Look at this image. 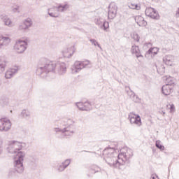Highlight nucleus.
<instances>
[{
  "instance_id": "1",
  "label": "nucleus",
  "mask_w": 179,
  "mask_h": 179,
  "mask_svg": "<svg viewBox=\"0 0 179 179\" xmlns=\"http://www.w3.org/2000/svg\"><path fill=\"white\" fill-rule=\"evenodd\" d=\"M26 148V143H20L16 141H11L9 142L8 147V152L11 155L17 153V159L15 161L14 169L9 171V176H13L16 173L17 174H23L24 171V166H23V160H24V156L26 152L20 151Z\"/></svg>"
},
{
  "instance_id": "2",
  "label": "nucleus",
  "mask_w": 179,
  "mask_h": 179,
  "mask_svg": "<svg viewBox=\"0 0 179 179\" xmlns=\"http://www.w3.org/2000/svg\"><path fill=\"white\" fill-rule=\"evenodd\" d=\"M36 69V75L41 78H47L50 72H54L55 68L59 66L58 73L59 75H64L66 72V64L64 62L55 63L51 62L45 58L41 59Z\"/></svg>"
},
{
  "instance_id": "3",
  "label": "nucleus",
  "mask_w": 179,
  "mask_h": 179,
  "mask_svg": "<svg viewBox=\"0 0 179 179\" xmlns=\"http://www.w3.org/2000/svg\"><path fill=\"white\" fill-rule=\"evenodd\" d=\"M113 157L117 156V159H116L115 163L113 164V167L118 169L119 170H125V164L129 163V159L134 156L132 150L128 148V147H124L120 149L118 148V143H113Z\"/></svg>"
},
{
  "instance_id": "4",
  "label": "nucleus",
  "mask_w": 179,
  "mask_h": 179,
  "mask_svg": "<svg viewBox=\"0 0 179 179\" xmlns=\"http://www.w3.org/2000/svg\"><path fill=\"white\" fill-rule=\"evenodd\" d=\"M63 129L59 127H55L53 129L54 132L58 134H64V136H72L75 134V129H76V126L75 125V121L72 119H66L63 121Z\"/></svg>"
},
{
  "instance_id": "5",
  "label": "nucleus",
  "mask_w": 179,
  "mask_h": 179,
  "mask_svg": "<svg viewBox=\"0 0 179 179\" xmlns=\"http://www.w3.org/2000/svg\"><path fill=\"white\" fill-rule=\"evenodd\" d=\"M90 62L87 60L85 62H79L77 61L74 63L73 66L71 67L72 73H78L80 72L83 68H91Z\"/></svg>"
},
{
  "instance_id": "6",
  "label": "nucleus",
  "mask_w": 179,
  "mask_h": 179,
  "mask_svg": "<svg viewBox=\"0 0 179 179\" xmlns=\"http://www.w3.org/2000/svg\"><path fill=\"white\" fill-rule=\"evenodd\" d=\"M28 44L29 41L27 39L24 41H17L14 45V50H15L18 54H23L24 50H27Z\"/></svg>"
},
{
  "instance_id": "7",
  "label": "nucleus",
  "mask_w": 179,
  "mask_h": 179,
  "mask_svg": "<svg viewBox=\"0 0 179 179\" xmlns=\"http://www.w3.org/2000/svg\"><path fill=\"white\" fill-rule=\"evenodd\" d=\"M128 119L130 121V124H134V125H136L137 127L142 126V120L141 119V116L139 115L131 112L129 114Z\"/></svg>"
},
{
  "instance_id": "8",
  "label": "nucleus",
  "mask_w": 179,
  "mask_h": 179,
  "mask_svg": "<svg viewBox=\"0 0 179 179\" xmlns=\"http://www.w3.org/2000/svg\"><path fill=\"white\" fill-rule=\"evenodd\" d=\"M145 13L148 17H150L151 19H155V20H159V19H160V16L159 15L157 10L152 7L147 8L145 9Z\"/></svg>"
},
{
  "instance_id": "9",
  "label": "nucleus",
  "mask_w": 179,
  "mask_h": 179,
  "mask_svg": "<svg viewBox=\"0 0 179 179\" xmlns=\"http://www.w3.org/2000/svg\"><path fill=\"white\" fill-rule=\"evenodd\" d=\"M10 128H12L10 120L0 119V132H8Z\"/></svg>"
},
{
  "instance_id": "10",
  "label": "nucleus",
  "mask_w": 179,
  "mask_h": 179,
  "mask_svg": "<svg viewBox=\"0 0 179 179\" xmlns=\"http://www.w3.org/2000/svg\"><path fill=\"white\" fill-rule=\"evenodd\" d=\"M76 106L81 111H90V110H92V103L89 101L85 102H77L76 103Z\"/></svg>"
},
{
  "instance_id": "11",
  "label": "nucleus",
  "mask_w": 179,
  "mask_h": 179,
  "mask_svg": "<svg viewBox=\"0 0 179 179\" xmlns=\"http://www.w3.org/2000/svg\"><path fill=\"white\" fill-rule=\"evenodd\" d=\"M33 26V21H31V19L27 18L25 20H24L21 24H20L18 27V30L20 31H26V30H28L29 27H31Z\"/></svg>"
},
{
  "instance_id": "12",
  "label": "nucleus",
  "mask_w": 179,
  "mask_h": 179,
  "mask_svg": "<svg viewBox=\"0 0 179 179\" xmlns=\"http://www.w3.org/2000/svg\"><path fill=\"white\" fill-rule=\"evenodd\" d=\"M109 149L111 148H106L103 150L102 155L105 156V162L111 167L113 166V152H108Z\"/></svg>"
},
{
  "instance_id": "13",
  "label": "nucleus",
  "mask_w": 179,
  "mask_h": 179,
  "mask_svg": "<svg viewBox=\"0 0 179 179\" xmlns=\"http://www.w3.org/2000/svg\"><path fill=\"white\" fill-rule=\"evenodd\" d=\"M62 54L64 58H71V57L75 54V46L64 49Z\"/></svg>"
},
{
  "instance_id": "14",
  "label": "nucleus",
  "mask_w": 179,
  "mask_h": 179,
  "mask_svg": "<svg viewBox=\"0 0 179 179\" xmlns=\"http://www.w3.org/2000/svg\"><path fill=\"white\" fill-rule=\"evenodd\" d=\"M0 19L1 22H3L5 26H8V27H12V20L9 18V17L6 14H1L0 15Z\"/></svg>"
},
{
  "instance_id": "15",
  "label": "nucleus",
  "mask_w": 179,
  "mask_h": 179,
  "mask_svg": "<svg viewBox=\"0 0 179 179\" xmlns=\"http://www.w3.org/2000/svg\"><path fill=\"white\" fill-rule=\"evenodd\" d=\"M17 71H19V69L17 67H15L13 69H10L8 71L6 72L5 78L6 79H10L17 73Z\"/></svg>"
},
{
  "instance_id": "16",
  "label": "nucleus",
  "mask_w": 179,
  "mask_h": 179,
  "mask_svg": "<svg viewBox=\"0 0 179 179\" xmlns=\"http://www.w3.org/2000/svg\"><path fill=\"white\" fill-rule=\"evenodd\" d=\"M135 22L137 23L140 27H145L148 22L145 20V18L141 15H137L135 17Z\"/></svg>"
},
{
  "instance_id": "17",
  "label": "nucleus",
  "mask_w": 179,
  "mask_h": 179,
  "mask_svg": "<svg viewBox=\"0 0 179 179\" xmlns=\"http://www.w3.org/2000/svg\"><path fill=\"white\" fill-rule=\"evenodd\" d=\"M131 52L134 55H136V58H141V57H143L141 53V50H139V46L136 45H134L131 46Z\"/></svg>"
},
{
  "instance_id": "18",
  "label": "nucleus",
  "mask_w": 179,
  "mask_h": 179,
  "mask_svg": "<svg viewBox=\"0 0 179 179\" xmlns=\"http://www.w3.org/2000/svg\"><path fill=\"white\" fill-rule=\"evenodd\" d=\"M173 87H170L169 85H163L162 87V94L165 96L170 95L171 93H173Z\"/></svg>"
},
{
  "instance_id": "19",
  "label": "nucleus",
  "mask_w": 179,
  "mask_h": 179,
  "mask_svg": "<svg viewBox=\"0 0 179 179\" xmlns=\"http://www.w3.org/2000/svg\"><path fill=\"white\" fill-rule=\"evenodd\" d=\"M163 61H164V64H166V65L171 66L174 62V56L170 55H166L163 58Z\"/></svg>"
},
{
  "instance_id": "20",
  "label": "nucleus",
  "mask_w": 179,
  "mask_h": 179,
  "mask_svg": "<svg viewBox=\"0 0 179 179\" xmlns=\"http://www.w3.org/2000/svg\"><path fill=\"white\" fill-rule=\"evenodd\" d=\"M55 9L57 12H65V10L69 9V5H68V3L64 5L59 4Z\"/></svg>"
},
{
  "instance_id": "21",
  "label": "nucleus",
  "mask_w": 179,
  "mask_h": 179,
  "mask_svg": "<svg viewBox=\"0 0 179 179\" xmlns=\"http://www.w3.org/2000/svg\"><path fill=\"white\" fill-rule=\"evenodd\" d=\"M6 59L3 57H0V73H2L6 68Z\"/></svg>"
},
{
  "instance_id": "22",
  "label": "nucleus",
  "mask_w": 179,
  "mask_h": 179,
  "mask_svg": "<svg viewBox=\"0 0 179 179\" xmlns=\"http://www.w3.org/2000/svg\"><path fill=\"white\" fill-rule=\"evenodd\" d=\"M30 110L29 109H23L22 111L21 112V116L22 118H24L25 120H29L30 118Z\"/></svg>"
},
{
  "instance_id": "23",
  "label": "nucleus",
  "mask_w": 179,
  "mask_h": 179,
  "mask_svg": "<svg viewBox=\"0 0 179 179\" xmlns=\"http://www.w3.org/2000/svg\"><path fill=\"white\" fill-rule=\"evenodd\" d=\"M58 173H62V171H65V166H64V164L62 163H57V165L53 166Z\"/></svg>"
},
{
  "instance_id": "24",
  "label": "nucleus",
  "mask_w": 179,
  "mask_h": 179,
  "mask_svg": "<svg viewBox=\"0 0 179 179\" xmlns=\"http://www.w3.org/2000/svg\"><path fill=\"white\" fill-rule=\"evenodd\" d=\"M166 85H168V86H170L171 87H173V86H174L175 83H176V79H174V78L173 77H168L166 79Z\"/></svg>"
},
{
  "instance_id": "25",
  "label": "nucleus",
  "mask_w": 179,
  "mask_h": 179,
  "mask_svg": "<svg viewBox=\"0 0 179 179\" xmlns=\"http://www.w3.org/2000/svg\"><path fill=\"white\" fill-rule=\"evenodd\" d=\"M130 9H135L136 10H141V4H136L135 3H131L129 4Z\"/></svg>"
},
{
  "instance_id": "26",
  "label": "nucleus",
  "mask_w": 179,
  "mask_h": 179,
  "mask_svg": "<svg viewBox=\"0 0 179 179\" xmlns=\"http://www.w3.org/2000/svg\"><path fill=\"white\" fill-rule=\"evenodd\" d=\"M158 52H159L158 48H152L148 50L147 54H151V55H157Z\"/></svg>"
},
{
  "instance_id": "27",
  "label": "nucleus",
  "mask_w": 179,
  "mask_h": 179,
  "mask_svg": "<svg viewBox=\"0 0 179 179\" xmlns=\"http://www.w3.org/2000/svg\"><path fill=\"white\" fill-rule=\"evenodd\" d=\"M155 146L157 148V149H159V150H164L165 148L164 147L163 145H162V141L160 140H157L155 142Z\"/></svg>"
},
{
  "instance_id": "28",
  "label": "nucleus",
  "mask_w": 179,
  "mask_h": 179,
  "mask_svg": "<svg viewBox=\"0 0 179 179\" xmlns=\"http://www.w3.org/2000/svg\"><path fill=\"white\" fill-rule=\"evenodd\" d=\"M103 22H104V19L101 17H96L95 19L96 24H98V26H100V27H101V25L103 24Z\"/></svg>"
},
{
  "instance_id": "29",
  "label": "nucleus",
  "mask_w": 179,
  "mask_h": 179,
  "mask_svg": "<svg viewBox=\"0 0 179 179\" xmlns=\"http://www.w3.org/2000/svg\"><path fill=\"white\" fill-rule=\"evenodd\" d=\"M0 104L3 106V107L5 106H8V104H9V99L8 98L1 99L0 101Z\"/></svg>"
},
{
  "instance_id": "30",
  "label": "nucleus",
  "mask_w": 179,
  "mask_h": 179,
  "mask_svg": "<svg viewBox=\"0 0 179 179\" xmlns=\"http://www.w3.org/2000/svg\"><path fill=\"white\" fill-rule=\"evenodd\" d=\"M90 43H92V44L93 45H94L95 47H98V48H100V50H101V46L100 45V43H99V42H97V41H96V39H90Z\"/></svg>"
},
{
  "instance_id": "31",
  "label": "nucleus",
  "mask_w": 179,
  "mask_h": 179,
  "mask_svg": "<svg viewBox=\"0 0 179 179\" xmlns=\"http://www.w3.org/2000/svg\"><path fill=\"white\" fill-rule=\"evenodd\" d=\"M109 27L108 22L104 21L102 22V24L101 25V29H103V30H107Z\"/></svg>"
},
{
  "instance_id": "32",
  "label": "nucleus",
  "mask_w": 179,
  "mask_h": 179,
  "mask_svg": "<svg viewBox=\"0 0 179 179\" xmlns=\"http://www.w3.org/2000/svg\"><path fill=\"white\" fill-rule=\"evenodd\" d=\"M131 37L135 41H137V43H139V40H141V37H139V35L136 33H134L131 35Z\"/></svg>"
},
{
  "instance_id": "33",
  "label": "nucleus",
  "mask_w": 179,
  "mask_h": 179,
  "mask_svg": "<svg viewBox=\"0 0 179 179\" xmlns=\"http://www.w3.org/2000/svg\"><path fill=\"white\" fill-rule=\"evenodd\" d=\"M157 71L159 73H161V75L164 73V72H166V70L164 69V66H162V65L160 66V68H157Z\"/></svg>"
},
{
  "instance_id": "34",
  "label": "nucleus",
  "mask_w": 179,
  "mask_h": 179,
  "mask_svg": "<svg viewBox=\"0 0 179 179\" xmlns=\"http://www.w3.org/2000/svg\"><path fill=\"white\" fill-rule=\"evenodd\" d=\"M62 163L63 166H64V169H66L69 166V164H71V160L69 159H67Z\"/></svg>"
},
{
  "instance_id": "35",
  "label": "nucleus",
  "mask_w": 179,
  "mask_h": 179,
  "mask_svg": "<svg viewBox=\"0 0 179 179\" xmlns=\"http://www.w3.org/2000/svg\"><path fill=\"white\" fill-rule=\"evenodd\" d=\"M131 94L134 97V100L136 103H138V101H141V99H139V97H138V96L135 95V92H132V90H131Z\"/></svg>"
},
{
  "instance_id": "36",
  "label": "nucleus",
  "mask_w": 179,
  "mask_h": 179,
  "mask_svg": "<svg viewBox=\"0 0 179 179\" xmlns=\"http://www.w3.org/2000/svg\"><path fill=\"white\" fill-rule=\"evenodd\" d=\"M48 14L49 15V16H50V17H58V15L56 12H48Z\"/></svg>"
},
{
  "instance_id": "37",
  "label": "nucleus",
  "mask_w": 179,
  "mask_h": 179,
  "mask_svg": "<svg viewBox=\"0 0 179 179\" xmlns=\"http://www.w3.org/2000/svg\"><path fill=\"white\" fill-rule=\"evenodd\" d=\"M1 40H3V41H6L7 43H10V39H9V37L3 36L1 37Z\"/></svg>"
},
{
  "instance_id": "38",
  "label": "nucleus",
  "mask_w": 179,
  "mask_h": 179,
  "mask_svg": "<svg viewBox=\"0 0 179 179\" xmlns=\"http://www.w3.org/2000/svg\"><path fill=\"white\" fill-rule=\"evenodd\" d=\"M176 107L174 106V104L169 105L170 113H173V111H174Z\"/></svg>"
},
{
  "instance_id": "39",
  "label": "nucleus",
  "mask_w": 179,
  "mask_h": 179,
  "mask_svg": "<svg viewBox=\"0 0 179 179\" xmlns=\"http://www.w3.org/2000/svg\"><path fill=\"white\" fill-rule=\"evenodd\" d=\"M55 8H57V7L55 6L53 8H50L48 10V12H58Z\"/></svg>"
},
{
  "instance_id": "40",
  "label": "nucleus",
  "mask_w": 179,
  "mask_h": 179,
  "mask_svg": "<svg viewBox=\"0 0 179 179\" xmlns=\"http://www.w3.org/2000/svg\"><path fill=\"white\" fill-rule=\"evenodd\" d=\"M92 170H93L94 171V173H99V171L100 170V168H99V166H96L95 169H93V168H92Z\"/></svg>"
},
{
  "instance_id": "41",
  "label": "nucleus",
  "mask_w": 179,
  "mask_h": 179,
  "mask_svg": "<svg viewBox=\"0 0 179 179\" xmlns=\"http://www.w3.org/2000/svg\"><path fill=\"white\" fill-rule=\"evenodd\" d=\"M81 152H85V153H92L93 155H96V152L94 151L83 150Z\"/></svg>"
},
{
  "instance_id": "42",
  "label": "nucleus",
  "mask_w": 179,
  "mask_h": 179,
  "mask_svg": "<svg viewBox=\"0 0 179 179\" xmlns=\"http://www.w3.org/2000/svg\"><path fill=\"white\" fill-rule=\"evenodd\" d=\"M19 6H17L16 7H15L13 9V12H19Z\"/></svg>"
},
{
  "instance_id": "43",
  "label": "nucleus",
  "mask_w": 179,
  "mask_h": 179,
  "mask_svg": "<svg viewBox=\"0 0 179 179\" xmlns=\"http://www.w3.org/2000/svg\"><path fill=\"white\" fill-rule=\"evenodd\" d=\"M151 179H159V177L157 176H156V175H152L151 176Z\"/></svg>"
},
{
  "instance_id": "44",
  "label": "nucleus",
  "mask_w": 179,
  "mask_h": 179,
  "mask_svg": "<svg viewBox=\"0 0 179 179\" xmlns=\"http://www.w3.org/2000/svg\"><path fill=\"white\" fill-rule=\"evenodd\" d=\"M2 152H3V150L2 148V145H0V155H2Z\"/></svg>"
},
{
  "instance_id": "45",
  "label": "nucleus",
  "mask_w": 179,
  "mask_h": 179,
  "mask_svg": "<svg viewBox=\"0 0 179 179\" xmlns=\"http://www.w3.org/2000/svg\"><path fill=\"white\" fill-rule=\"evenodd\" d=\"M108 17H110V15H113V11H108Z\"/></svg>"
},
{
  "instance_id": "46",
  "label": "nucleus",
  "mask_w": 179,
  "mask_h": 179,
  "mask_svg": "<svg viewBox=\"0 0 179 179\" xmlns=\"http://www.w3.org/2000/svg\"><path fill=\"white\" fill-rule=\"evenodd\" d=\"M113 9L115 10V13H117V7L116 6H114Z\"/></svg>"
},
{
  "instance_id": "47",
  "label": "nucleus",
  "mask_w": 179,
  "mask_h": 179,
  "mask_svg": "<svg viewBox=\"0 0 179 179\" xmlns=\"http://www.w3.org/2000/svg\"><path fill=\"white\" fill-rule=\"evenodd\" d=\"M176 17H179V11H177L176 13Z\"/></svg>"
},
{
  "instance_id": "48",
  "label": "nucleus",
  "mask_w": 179,
  "mask_h": 179,
  "mask_svg": "<svg viewBox=\"0 0 179 179\" xmlns=\"http://www.w3.org/2000/svg\"><path fill=\"white\" fill-rule=\"evenodd\" d=\"M1 38H0V41H1ZM2 45H3V44L1 43V44H0V48H1V47H2Z\"/></svg>"
},
{
  "instance_id": "49",
  "label": "nucleus",
  "mask_w": 179,
  "mask_h": 179,
  "mask_svg": "<svg viewBox=\"0 0 179 179\" xmlns=\"http://www.w3.org/2000/svg\"><path fill=\"white\" fill-rule=\"evenodd\" d=\"M108 8H111V3L109 5Z\"/></svg>"
},
{
  "instance_id": "50",
  "label": "nucleus",
  "mask_w": 179,
  "mask_h": 179,
  "mask_svg": "<svg viewBox=\"0 0 179 179\" xmlns=\"http://www.w3.org/2000/svg\"><path fill=\"white\" fill-rule=\"evenodd\" d=\"M163 114H164V115L166 114V112H163Z\"/></svg>"
},
{
  "instance_id": "51",
  "label": "nucleus",
  "mask_w": 179,
  "mask_h": 179,
  "mask_svg": "<svg viewBox=\"0 0 179 179\" xmlns=\"http://www.w3.org/2000/svg\"><path fill=\"white\" fill-rule=\"evenodd\" d=\"M178 12H179V8H178Z\"/></svg>"
},
{
  "instance_id": "52",
  "label": "nucleus",
  "mask_w": 179,
  "mask_h": 179,
  "mask_svg": "<svg viewBox=\"0 0 179 179\" xmlns=\"http://www.w3.org/2000/svg\"><path fill=\"white\" fill-rule=\"evenodd\" d=\"M113 13H114V11L113 12Z\"/></svg>"
}]
</instances>
